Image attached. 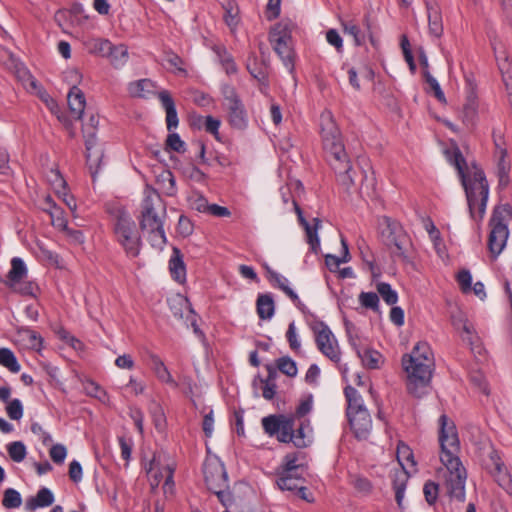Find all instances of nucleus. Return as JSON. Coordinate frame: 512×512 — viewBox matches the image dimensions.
<instances>
[{
	"label": "nucleus",
	"mask_w": 512,
	"mask_h": 512,
	"mask_svg": "<svg viewBox=\"0 0 512 512\" xmlns=\"http://www.w3.org/2000/svg\"><path fill=\"white\" fill-rule=\"evenodd\" d=\"M439 426L440 461L447 470L445 487L450 498L464 502L467 471L458 456L460 442L457 429L445 414L440 416Z\"/></svg>",
	"instance_id": "f257e3e1"
},
{
	"label": "nucleus",
	"mask_w": 512,
	"mask_h": 512,
	"mask_svg": "<svg viewBox=\"0 0 512 512\" xmlns=\"http://www.w3.org/2000/svg\"><path fill=\"white\" fill-rule=\"evenodd\" d=\"M312 395L302 399L291 415L273 414L261 420L264 432L276 437L281 443H293L297 448H305L312 442L310 420L305 416L312 410Z\"/></svg>",
	"instance_id": "f03ea898"
},
{
	"label": "nucleus",
	"mask_w": 512,
	"mask_h": 512,
	"mask_svg": "<svg viewBox=\"0 0 512 512\" xmlns=\"http://www.w3.org/2000/svg\"><path fill=\"white\" fill-rule=\"evenodd\" d=\"M447 155L460 177L471 217L476 219L478 213V218L481 220L485 214L489 196V184L484 171L473 165L471 171L466 172V160L458 147L448 151Z\"/></svg>",
	"instance_id": "7ed1b4c3"
},
{
	"label": "nucleus",
	"mask_w": 512,
	"mask_h": 512,
	"mask_svg": "<svg viewBox=\"0 0 512 512\" xmlns=\"http://www.w3.org/2000/svg\"><path fill=\"white\" fill-rule=\"evenodd\" d=\"M402 366L407 375L408 392L417 398L427 394L435 367L429 344L418 342L410 354L403 355Z\"/></svg>",
	"instance_id": "20e7f679"
},
{
	"label": "nucleus",
	"mask_w": 512,
	"mask_h": 512,
	"mask_svg": "<svg viewBox=\"0 0 512 512\" xmlns=\"http://www.w3.org/2000/svg\"><path fill=\"white\" fill-rule=\"evenodd\" d=\"M320 133L323 149L332 169L342 177L345 185L353 184L350 175L352 169L349 157L345 151L341 132L332 113L325 110L320 115Z\"/></svg>",
	"instance_id": "39448f33"
},
{
	"label": "nucleus",
	"mask_w": 512,
	"mask_h": 512,
	"mask_svg": "<svg viewBox=\"0 0 512 512\" xmlns=\"http://www.w3.org/2000/svg\"><path fill=\"white\" fill-rule=\"evenodd\" d=\"M165 215L166 210L160 194L153 189H147L142 201L139 224L151 246L159 250L163 249L167 241L163 228Z\"/></svg>",
	"instance_id": "423d86ee"
},
{
	"label": "nucleus",
	"mask_w": 512,
	"mask_h": 512,
	"mask_svg": "<svg viewBox=\"0 0 512 512\" xmlns=\"http://www.w3.org/2000/svg\"><path fill=\"white\" fill-rule=\"evenodd\" d=\"M380 226L381 241L391 251V255L404 262H409V253L413 245L401 223L391 217L383 216Z\"/></svg>",
	"instance_id": "0eeeda50"
},
{
	"label": "nucleus",
	"mask_w": 512,
	"mask_h": 512,
	"mask_svg": "<svg viewBox=\"0 0 512 512\" xmlns=\"http://www.w3.org/2000/svg\"><path fill=\"white\" fill-rule=\"evenodd\" d=\"M512 218V207L509 204L498 205L494 208L490 219L488 249L496 258L505 248L509 236L508 223Z\"/></svg>",
	"instance_id": "6e6552de"
},
{
	"label": "nucleus",
	"mask_w": 512,
	"mask_h": 512,
	"mask_svg": "<svg viewBox=\"0 0 512 512\" xmlns=\"http://www.w3.org/2000/svg\"><path fill=\"white\" fill-rule=\"evenodd\" d=\"M114 234L116 241L123 248L128 258L139 256L142 240L131 217L126 214H120L114 224Z\"/></svg>",
	"instance_id": "1a4fd4ad"
},
{
	"label": "nucleus",
	"mask_w": 512,
	"mask_h": 512,
	"mask_svg": "<svg viewBox=\"0 0 512 512\" xmlns=\"http://www.w3.org/2000/svg\"><path fill=\"white\" fill-rule=\"evenodd\" d=\"M269 42L289 72L294 71L295 53L292 44L291 25L286 22L275 24L269 32Z\"/></svg>",
	"instance_id": "9d476101"
},
{
	"label": "nucleus",
	"mask_w": 512,
	"mask_h": 512,
	"mask_svg": "<svg viewBox=\"0 0 512 512\" xmlns=\"http://www.w3.org/2000/svg\"><path fill=\"white\" fill-rule=\"evenodd\" d=\"M480 463L482 468L504 490L508 491L512 486V477L505 466L499 452L492 446L484 447L481 453Z\"/></svg>",
	"instance_id": "9b49d317"
},
{
	"label": "nucleus",
	"mask_w": 512,
	"mask_h": 512,
	"mask_svg": "<svg viewBox=\"0 0 512 512\" xmlns=\"http://www.w3.org/2000/svg\"><path fill=\"white\" fill-rule=\"evenodd\" d=\"M225 106L228 111V122L232 128L244 130L248 126V114L235 88L225 85L222 89Z\"/></svg>",
	"instance_id": "f8f14e48"
},
{
	"label": "nucleus",
	"mask_w": 512,
	"mask_h": 512,
	"mask_svg": "<svg viewBox=\"0 0 512 512\" xmlns=\"http://www.w3.org/2000/svg\"><path fill=\"white\" fill-rule=\"evenodd\" d=\"M315 334V342L320 352L335 363H339L341 352L337 339L330 328L323 321H316L311 325Z\"/></svg>",
	"instance_id": "ddd939ff"
},
{
	"label": "nucleus",
	"mask_w": 512,
	"mask_h": 512,
	"mask_svg": "<svg viewBox=\"0 0 512 512\" xmlns=\"http://www.w3.org/2000/svg\"><path fill=\"white\" fill-rule=\"evenodd\" d=\"M204 480L209 490L228 488V476L224 464L215 455H208L203 463Z\"/></svg>",
	"instance_id": "4468645a"
},
{
	"label": "nucleus",
	"mask_w": 512,
	"mask_h": 512,
	"mask_svg": "<svg viewBox=\"0 0 512 512\" xmlns=\"http://www.w3.org/2000/svg\"><path fill=\"white\" fill-rule=\"evenodd\" d=\"M89 124H86L84 129L85 133V148H86V164L93 179L99 172L101 162L104 156V151L101 145L97 143L95 132L88 131Z\"/></svg>",
	"instance_id": "2eb2a0df"
},
{
	"label": "nucleus",
	"mask_w": 512,
	"mask_h": 512,
	"mask_svg": "<svg viewBox=\"0 0 512 512\" xmlns=\"http://www.w3.org/2000/svg\"><path fill=\"white\" fill-rule=\"evenodd\" d=\"M305 479L302 474L295 475H279L276 479V484L281 491L290 492L292 495L305 500L307 502H313L314 498L309 492L308 488L304 486Z\"/></svg>",
	"instance_id": "dca6fc26"
},
{
	"label": "nucleus",
	"mask_w": 512,
	"mask_h": 512,
	"mask_svg": "<svg viewBox=\"0 0 512 512\" xmlns=\"http://www.w3.org/2000/svg\"><path fill=\"white\" fill-rule=\"evenodd\" d=\"M295 211L298 216L299 223L304 228L306 233L307 243L310 245V250L317 254L320 249V239L318 237V229L321 226V221L319 218H314V225H311L303 216V212L299 205L294 202Z\"/></svg>",
	"instance_id": "f3484780"
},
{
	"label": "nucleus",
	"mask_w": 512,
	"mask_h": 512,
	"mask_svg": "<svg viewBox=\"0 0 512 512\" xmlns=\"http://www.w3.org/2000/svg\"><path fill=\"white\" fill-rule=\"evenodd\" d=\"M350 427L358 440H367L372 430V419L369 411L347 416Z\"/></svg>",
	"instance_id": "a211bd4d"
},
{
	"label": "nucleus",
	"mask_w": 512,
	"mask_h": 512,
	"mask_svg": "<svg viewBox=\"0 0 512 512\" xmlns=\"http://www.w3.org/2000/svg\"><path fill=\"white\" fill-rule=\"evenodd\" d=\"M428 29L431 37L439 39L443 35L444 27L442 13L436 2H427Z\"/></svg>",
	"instance_id": "6ab92c4d"
},
{
	"label": "nucleus",
	"mask_w": 512,
	"mask_h": 512,
	"mask_svg": "<svg viewBox=\"0 0 512 512\" xmlns=\"http://www.w3.org/2000/svg\"><path fill=\"white\" fill-rule=\"evenodd\" d=\"M67 102L71 117L75 120H80L86 106V100L82 90L75 85L72 86L67 95Z\"/></svg>",
	"instance_id": "aec40b11"
},
{
	"label": "nucleus",
	"mask_w": 512,
	"mask_h": 512,
	"mask_svg": "<svg viewBox=\"0 0 512 512\" xmlns=\"http://www.w3.org/2000/svg\"><path fill=\"white\" fill-rule=\"evenodd\" d=\"M158 99L160 100L162 107L166 112V125L168 131H172L178 126L179 119L175 107V103L173 98L171 97L169 91L162 90L158 93Z\"/></svg>",
	"instance_id": "412c9836"
},
{
	"label": "nucleus",
	"mask_w": 512,
	"mask_h": 512,
	"mask_svg": "<svg viewBox=\"0 0 512 512\" xmlns=\"http://www.w3.org/2000/svg\"><path fill=\"white\" fill-rule=\"evenodd\" d=\"M27 272L24 261L19 257H14L11 260V269L8 272L7 279L3 282L10 289H15V286L27 276Z\"/></svg>",
	"instance_id": "4be33fe9"
},
{
	"label": "nucleus",
	"mask_w": 512,
	"mask_h": 512,
	"mask_svg": "<svg viewBox=\"0 0 512 512\" xmlns=\"http://www.w3.org/2000/svg\"><path fill=\"white\" fill-rule=\"evenodd\" d=\"M344 395L347 401L346 415H352L368 411L361 394L352 386L344 388Z\"/></svg>",
	"instance_id": "5701e85b"
},
{
	"label": "nucleus",
	"mask_w": 512,
	"mask_h": 512,
	"mask_svg": "<svg viewBox=\"0 0 512 512\" xmlns=\"http://www.w3.org/2000/svg\"><path fill=\"white\" fill-rule=\"evenodd\" d=\"M149 359L151 369L153 370L158 380L162 383L172 386L173 388H177L178 383L174 380L161 358L158 355L151 353L149 355Z\"/></svg>",
	"instance_id": "b1692460"
},
{
	"label": "nucleus",
	"mask_w": 512,
	"mask_h": 512,
	"mask_svg": "<svg viewBox=\"0 0 512 512\" xmlns=\"http://www.w3.org/2000/svg\"><path fill=\"white\" fill-rule=\"evenodd\" d=\"M169 270L175 281L179 283H183L185 281L186 267L181 251L176 247L173 248V254L169 260Z\"/></svg>",
	"instance_id": "393cba45"
},
{
	"label": "nucleus",
	"mask_w": 512,
	"mask_h": 512,
	"mask_svg": "<svg viewBox=\"0 0 512 512\" xmlns=\"http://www.w3.org/2000/svg\"><path fill=\"white\" fill-rule=\"evenodd\" d=\"M497 160V169L496 175L498 177V187L500 189H505L510 183V163L507 161V150L505 148L500 149V154L496 155Z\"/></svg>",
	"instance_id": "a878e982"
},
{
	"label": "nucleus",
	"mask_w": 512,
	"mask_h": 512,
	"mask_svg": "<svg viewBox=\"0 0 512 512\" xmlns=\"http://www.w3.org/2000/svg\"><path fill=\"white\" fill-rule=\"evenodd\" d=\"M155 83L150 79H140L128 84V92L134 98H148L154 93Z\"/></svg>",
	"instance_id": "bb28decb"
},
{
	"label": "nucleus",
	"mask_w": 512,
	"mask_h": 512,
	"mask_svg": "<svg viewBox=\"0 0 512 512\" xmlns=\"http://www.w3.org/2000/svg\"><path fill=\"white\" fill-rule=\"evenodd\" d=\"M212 50L227 75H233L238 72V67L233 56L227 51L224 45L216 44L212 47Z\"/></svg>",
	"instance_id": "cd10ccee"
},
{
	"label": "nucleus",
	"mask_w": 512,
	"mask_h": 512,
	"mask_svg": "<svg viewBox=\"0 0 512 512\" xmlns=\"http://www.w3.org/2000/svg\"><path fill=\"white\" fill-rule=\"evenodd\" d=\"M256 310L260 319H271L275 313V303L270 293L259 294L256 300Z\"/></svg>",
	"instance_id": "c85d7f7f"
},
{
	"label": "nucleus",
	"mask_w": 512,
	"mask_h": 512,
	"mask_svg": "<svg viewBox=\"0 0 512 512\" xmlns=\"http://www.w3.org/2000/svg\"><path fill=\"white\" fill-rule=\"evenodd\" d=\"M110 64L114 68H121L123 67L129 58L128 48L124 44L114 45L111 42V49H109V52L107 53L106 57Z\"/></svg>",
	"instance_id": "c756f323"
},
{
	"label": "nucleus",
	"mask_w": 512,
	"mask_h": 512,
	"mask_svg": "<svg viewBox=\"0 0 512 512\" xmlns=\"http://www.w3.org/2000/svg\"><path fill=\"white\" fill-rule=\"evenodd\" d=\"M246 68L250 75L258 81L264 82L267 79V66L264 61H258L254 52L249 54L246 61Z\"/></svg>",
	"instance_id": "7c9ffc66"
},
{
	"label": "nucleus",
	"mask_w": 512,
	"mask_h": 512,
	"mask_svg": "<svg viewBox=\"0 0 512 512\" xmlns=\"http://www.w3.org/2000/svg\"><path fill=\"white\" fill-rule=\"evenodd\" d=\"M84 45L90 54L103 58L111 49V41L104 38H89L84 42Z\"/></svg>",
	"instance_id": "2f4dec72"
},
{
	"label": "nucleus",
	"mask_w": 512,
	"mask_h": 512,
	"mask_svg": "<svg viewBox=\"0 0 512 512\" xmlns=\"http://www.w3.org/2000/svg\"><path fill=\"white\" fill-rule=\"evenodd\" d=\"M409 475L404 468L395 473L393 479V489L395 491V500L399 508H402L405 489L408 482Z\"/></svg>",
	"instance_id": "473e14b6"
},
{
	"label": "nucleus",
	"mask_w": 512,
	"mask_h": 512,
	"mask_svg": "<svg viewBox=\"0 0 512 512\" xmlns=\"http://www.w3.org/2000/svg\"><path fill=\"white\" fill-rule=\"evenodd\" d=\"M54 502L53 493L46 487L41 488L35 498H31L27 501V508L31 511L35 510L37 507H48L52 505Z\"/></svg>",
	"instance_id": "72a5a7b5"
},
{
	"label": "nucleus",
	"mask_w": 512,
	"mask_h": 512,
	"mask_svg": "<svg viewBox=\"0 0 512 512\" xmlns=\"http://www.w3.org/2000/svg\"><path fill=\"white\" fill-rule=\"evenodd\" d=\"M341 244H342V256L341 257L335 256L332 254H327L325 256V264L331 272H335L341 263H347L348 261H350L348 244H347L346 240L344 239V237H341Z\"/></svg>",
	"instance_id": "f704fd0d"
},
{
	"label": "nucleus",
	"mask_w": 512,
	"mask_h": 512,
	"mask_svg": "<svg viewBox=\"0 0 512 512\" xmlns=\"http://www.w3.org/2000/svg\"><path fill=\"white\" fill-rule=\"evenodd\" d=\"M195 124H196V122L193 123V125H195ZM197 125L199 127L203 126L207 133H210L211 135H213L217 141H221V137H220V133H219L221 121L219 119L214 118L211 115H208L205 117L199 116L197 118Z\"/></svg>",
	"instance_id": "c9c22d12"
},
{
	"label": "nucleus",
	"mask_w": 512,
	"mask_h": 512,
	"mask_svg": "<svg viewBox=\"0 0 512 512\" xmlns=\"http://www.w3.org/2000/svg\"><path fill=\"white\" fill-rule=\"evenodd\" d=\"M303 466L298 464V453H289L283 458L281 470L278 472L279 475H295L300 474L299 470H302Z\"/></svg>",
	"instance_id": "e433bc0d"
},
{
	"label": "nucleus",
	"mask_w": 512,
	"mask_h": 512,
	"mask_svg": "<svg viewBox=\"0 0 512 512\" xmlns=\"http://www.w3.org/2000/svg\"><path fill=\"white\" fill-rule=\"evenodd\" d=\"M357 356L361 359L362 364L369 369L379 368V363L382 358V355L378 351L370 349L367 346H365L360 352V355Z\"/></svg>",
	"instance_id": "4c0bfd02"
},
{
	"label": "nucleus",
	"mask_w": 512,
	"mask_h": 512,
	"mask_svg": "<svg viewBox=\"0 0 512 512\" xmlns=\"http://www.w3.org/2000/svg\"><path fill=\"white\" fill-rule=\"evenodd\" d=\"M197 210L215 217H229L231 215V212L227 207L220 206L218 204H209L205 199L200 200L197 205Z\"/></svg>",
	"instance_id": "58836bf2"
},
{
	"label": "nucleus",
	"mask_w": 512,
	"mask_h": 512,
	"mask_svg": "<svg viewBox=\"0 0 512 512\" xmlns=\"http://www.w3.org/2000/svg\"><path fill=\"white\" fill-rule=\"evenodd\" d=\"M478 114V103L475 98H468L463 105L462 117L467 126H474Z\"/></svg>",
	"instance_id": "ea45409f"
},
{
	"label": "nucleus",
	"mask_w": 512,
	"mask_h": 512,
	"mask_svg": "<svg viewBox=\"0 0 512 512\" xmlns=\"http://www.w3.org/2000/svg\"><path fill=\"white\" fill-rule=\"evenodd\" d=\"M343 31L353 37L355 45L362 46L365 44V33L360 27L352 20L342 22Z\"/></svg>",
	"instance_id": "a19ab883"
},
{
	"label": "nucleus",
	"mask_w": 512,
	"mask_h": 512,
	"mask_svg": "<svg viewBox=\"0 0 512 512\" xmlns=\"http://www.w3.org/2000/svg\"><path fill=\"white\" fill-rule=\"evenodd\" d=\"M0 365L6 367L13 373L20 371V365L14 353L8 348H0Z\"/></svg>",
	"instance_id": "79ce46f5"
},
{
	"label": "nucleus",
	"mask_w": 512,
	"mask_h": 512,
	"mask_svg": "<svg viewBox=\"0 0 512 512\" xmlns=\"http://www.w3.org/2000/svg\"><path fill=\"white\" fill-rule=\"evenodd\" d=\"M461 330L463 332L462 338L464 341L469 343L471 350L480 353L482 347L480 345V339L475 332L474 326L471 323H468L466 326L464 325Z\"/></svg>",
	"instance_id": "37998d69"
},
{
	"label": "nucleus",
	"mask_w": 512,
	"mask_h": 512,
	"mask_svg": "<svg viewBox=\"0 0 512 512\" xmlns=\"http://www.w3.org/2000/svg\"><path fill=\"white\" fill-rule=\"evenodd\" d=\"M277 369L288 377L297 375V366L294 360L288 356L280 357L276 360Z\"/></svg>",
	"instance_id": "c03bdc74"
},
{
	"label": "nucleus",
	"mask_w": 512,
	"mask_h": 512,
	"mask_svg": "<svg viewBox=\"0 0 512 512\" xmlns=\"http://www.w3.org/2000/svg\"><path fill=\"white\" fill-rule=\"evenodd\" d=\"M21 504H22L21 495L17 490H15L13 488H8L5 490L3 500H2V505L5 508H7V509L18 508L21 506Z\"/></svg>",
	"instance_id": "a18cd8bd"
},
{
	"label": "nucleus",
	"mask_w": 512,
	"mask_h": 512,
	"mask_svg": "<svg viewBox=\"0 0 512 512\" xmlns=\"http://www.w3.org/2000/svg\"><path fill=\"white\" fill-rule=\"evenodd\" d=\"M377 292L388 305H394L398 301L397 292L386 282H380L377 284Z\"/></svg>",
	"instance_id": "49530a36"
},
{
	"label": "nucleus",
	"mask_w": 512,
	"mask_h": 512,
	"mask_svg": "<svg viewBox=\"0 0 512 512\" xmlns=\"http://www.w3.org/2000/svg\"><path fill=\"white\" fill-rule=\"evenodd\" d=\"M23 340L27 341L28 347L39 351L42 347L43 339L36 331L26 328L21 331Z\"/></svg>",
	"instance_id": "de8ad7c7"
},
{
	"label": "nucleus",
	"mask_w": 512,
	"mask_h": 512,
	"mask_svg": "<svg viewBox=\"0 0 512 512\" xmlns=\"http://www.w3.org/2000/svg\"><path fill=\"white\" fill-rule=\"evenodd\" d=\"M351 484L357 492L363 495H369L373 490V485L369 479L361 475L351 476Z\"/></svg>",
	"instance_id": "09e8293b"
},
{
	"label": "nucleus",
	"mask_w": 512,
	"mask_h": 512,
	"mask_svg": "<svg viewBox=\"0 0 512 512\" xmlns=\"http://www.w3.org/2000/svg\"><path fill=\"white\" fill-rule=\"evenodd\" d=\"M7 451L10 458L14 462H22L26 457V447L23 442L15 441L7 446Z\"/></svg>",
	"instance_id": "8fccbe9b"
},
{
	"label": "nucleus",
	"mask_w": 512,
	"mask_h": 512,
	"mask_svg": "<svg viewBox=\"0 0 512 512\" xmlns=\"http://www.w3.org/2000/svg\"><path fill=\"white\" fill-rule=\"evenodd\" d=\"M51 219V224L53 227L57 229H66L67 228V219L65 217L64 210L56 205V207L51 210V212L48 214Z\"/></svg>",
	"instance_id": "3c124183"
},
{
	"label": "nucleus",
	"mask_w": 512,
	"mask_h": 512,
	"mask_svg": "<svg viewBox=\"0 0 512 512\" xmlns=\"http://www.w3.org/2000/svg\"><path fill=\"white\" fill-rule=\"evenodd\" d=\"M359 301L364 308L378 311L379 309V297L374 292H361L359 295Z\"/></svg>",
	"instance_id": "603ef678"
},
{
	"label": "nucleus",
	"mask_w": 512,
	"mask_h": 512,
	"mask_svg": "<svg viewBox=\"0 0 512 512\" xmlns=\"http://www.w3.org/2000/svg\"><path fill=\"white\" fill-rule=\"evenodd\" d=\"M423 77L425 78V81L430 86L431 90L434 92L435 98L441 102L445 103L446 98L444 95V92L442 91L438 81L430 74L429 71H423Z\"/></svg>",
	"instance_id": "864d4df0"
},
{
	"label": "nucleus",
	"mask_w": 512,
	"mask_h": 512,
	"mask_svg": "<svg viewBox=\"0 0 512 512\" xmlns=\"http://www.w3.org/2000/svg\"><path fill=\"white\" fill-rule=\"evenodd\" d=\"M166 148L178 153H184L186 150L185 142L181 140L177 133L168 134L166 139Z\"/></svg>",
	"instance_id": "5fc2aeb1"
},
{
	"label": "nucleus",
	"mask_w": 512,
	"mask_h": 512,
	"mask_svg": "<svg viewBox=\"0 0 512 512\" xmlns=\"http://www.w3.org/2000/svg\"><path fill=\"white\" fill-rule=\"evenodd\" d=\"M6 412L10 419L19 420L23 416V406L19 399H13L8 402Z\"/></svg>",
	"instance_id": "6e6d98bb"
},
{
	"label": "nucleus",
	"mask_w": 512,
	"mask_h": 512,
	"mask_svg": "<svg viewBox=\"0 0 512 512\" xmlns=\"http://www.w3.org/2000/svg\"><path fill=\"white\" fill-rule=\"evenodd\" d=\"M498 62L499 70L502 73L503 81L506 85V87L509 89L511 85L512 89V71L510 70L511 65L508 62L507 58L505 57L503 61H500L498 57H496Z\"/></svg>",
	"instance_id": "4d7b16f0"
},
{
	"label": "nucleus",
	"mask_w": 512,
	"mask_h": 512,
	"mask_svg": "<svg viewBox=\"0 0 512 512\" xmlns=\"http://www.w3.org/2000/svg\"><path fill=\"white\" fill-rule=\"evenodd\" d=\"M12 290L24 296H35V292L38 290V287L31 281L22 280L15 286V289Z\"/></svg>",
	"instance_id": "13d9d810"
},
{
	"label": "nucleus",
	"mask_w": 512,
	"mask_h": 512,
	"mask_svg": "<svg viewBox=\"0 0 512 512\" xmlns=\"http://www.w3.org/2000/svg\"><path fill=\"white\" fill-rule=\"evenodd\" d=\"M49 455L56 464H62L67 455L66 447L62 444H55L50 448Z\"/></svg>",
	"instance_id": "bf43d9fd"
},
{
	"label": "nucleus",
	"mask_w": 512,
	"mask_h": 512,
	"mask_svg": "<svg viewBox=\"0 0 512 512\" xmlns=\"http://www.w3.org/2000/svg\"><path fill=\"white\" fill-rule=\"evenodd\" d=\"M286 337L291 350L298 352L300 350L301 344L296 334V327L294 322L289 324Z\"/></svg>",
	"instance_id": "052dcab7"
},
{
	"label": "nucleus",
	"mask_w": 512,
	"mask_h": 512,
	"mask_svg": "<svg viewBox=\"0 0 512 512\" xmlns=\"http://www.w3.org/2000/svg\"><path fill=\"white\" fill-rule=\"evenodd\" d=\"M423 492L428 504L433 505L437 500L438 485L434 482L428 481L424 485Z\"/></svg>",
	"instance_id": "680f3d73"
},
{
	"label": "nucleus",
	"mask_w": 512,
	"mask_h": 512,
	"mask_svg": "<svg viewBox=\"0 0 512 512\" xmlns=\"http://www.w3.org/2000/svg\"><path fill=\"white\" fill-rule=\"evenodd\" d=\"M451 324L453 327L457 330H461L464 325L466 326L468 323H470L463 311L460 309H456L451 312Z\"/></svg>",
	"instance_id": "e2e57ef3"
},
{
	"label": "nucleus",
	"mask_w": 512,
	"mask_h": 512,
	"mask_svg": "<svg viewBox=\"0 0 512 512\" xmlns=\"http://www.w3.org/2000/svg\"><path fill=\"white\" fill-rule=\"evenodd\" d=\"M327 42L334 46L337 51H341L343 48V40L340 34L335 29H329L326 32Z\"/></svg>",
	"instance_id": "0e129e2a"
},
{
	"label": "nucleus",
	"mask_w": 512,
	"mask_h": 512,
	"mask_svg": "<svg viewBox=\"0 0 512 512\" xmlns=\"http://www.w3.org/2000/svg\"><path fill=\"white\" fill-rule=\"evenodd\" d=\"M457 280L464 293L471 290L472 276L468 270L460 271L458 273Z\"/></svg>",
	"instance_id": "69168bd1"
},
{
	"label": "nucleus",
	"mask_w": 512,
	"mask_h": 512,
	"mask_svg": "<svg viewBox=\"0 0 512 512\" xmlns=\"http://www.w3.org/2000/svg\"><path fill=\"white\" fill-rule=\"evenodd\" d=\"M224 20L229 27H235L238 24L237 11L231 2L225 6Z\"/></svg>",
	"instance_id": "338daca9"
},
{
	"label": "nucleus",
	"mask_w": 512,
	"mask_h": 512,
	"mask_svg": "<svg viewBox=\"0 0 512 512\" xmlns=\"http://www.w3.org/2000/svg\"><path fill=\"white\" fill-rule=\"evenodd\" d=\"M281 0H268L267 3V18L269 20L275 19L280 15Z\"/></svg>",
	"instance_id": "774afa93"
}]
</instances>
